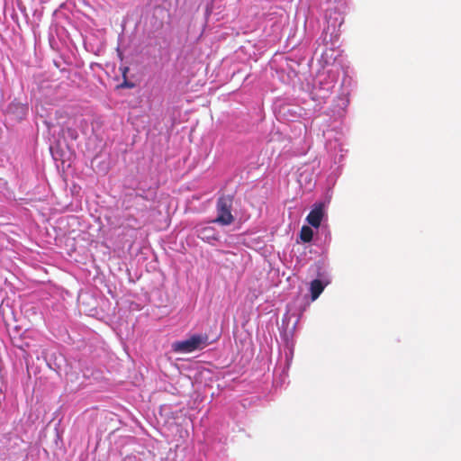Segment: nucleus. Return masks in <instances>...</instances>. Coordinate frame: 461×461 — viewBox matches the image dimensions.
<instances>
[{"mask_svg":"<svg viewBox=\"0 0 461 461\" xmlns=\"http://www.w3.org/2000/svg\"><path fill=\"white\" fill-rule=\"evenodd\" d=\"M232 194L221 195L216 203L217 217L212 221L222 226L230 225L234 221V216L231 213L233 204Z\"/></svg>","mask_w":461,"mask_h":461,"instance_id":"obj_1","label":"nucleus"},{"mask_svg":"<svg viewBox=\"0 0 461 461\" xmlns=\"http://www.w3.org/2000/svg\"><path fill=\"white\" fill-rule=\"evenodd\" d=\"M208 339L207 334H194L187 339L174 342L172 349L176 353H191L207 347Z\"/></svg>","mask_w":461,"mask_h":461,"instance_id":"obj_2","label":"nucleus"},{"mask_svg":"<svg viewBox=\"0 0 461 461\" xmlns=\"http://www.w3.org/2000/svg\"><path fill=\"white\" fill-rule=\"evenodd\" d=\"M324 215V209H323V203H316L314 204L312 211L309 212V214L306 217V221L310 225H312L314 228L320 227L322 218Z\"/></svg>","mask_w":461,"mask_h":461,"instance_id":"obj_3","label":"nucleus"},{"mask_svg":"<svg viewBox=\"0 0 461 461\" xmlns=\"http://www.w3.org/2000/svg\"><path fill=\"white\" fill-rule=\"evenodd\" d=\"M197 236L199 239L208 243L219 240L216 230L211 226H205L197 229Z\"/></svg>","mask_w":461,"mask_h":461,"instance_id":"obj_4","label":"nucleus"},{"mask_svg":"<svg viewBox=\"0 0 461 461\" xmlns=\"http://www.w3.org/2000/svg\"><path fill=\"white\" fill-rule=\"evenodd\" d=\"M325 285L320 279H314L311 282L310 291L312 300H316L320 294L323 292Z\"/></svg>","mask_w":461,"mask_h":461,"instance_id":"obj_5","label":"nucleus"},{"mask_svg":"<svg viewBox=\"0 0 461 461\" xmlns=\"http://www.w3.org/2000/svg\"><path fill=\"white\" fill-rule=\"evenodd\" d=\"M313 237V231L311 227L303 225L300 231V238L303 242L312 241Z\"/></svg>","mask_w":461,"mask_h":461,"instance_id":"obj_6","label":"nucleus"},{"mask_svg":"<svg viewBox=\"0 0 461 461\" xmlns=\"http://www.w3.org/2000/svg\"><path fill=\"white\" fill-rule=\"evenodd\" d=\"M14 108H20L23 113L27 110L25 105H22V104H15V103H13V104H10L9 110L12 111Z\"/></svg>","mask_w":461,"mask_h":461,"instance_id":"obj_7","label":"nucleus"},{"mask_svg":"<svg viewBox=\"0 0 461 461\" xmlns=\"http://www.w3.org/2000/svg\"><path fill=\"white\" fill-rule=\"evenodd\" d=\"M133 86V84L132 83H128L126 80L121 85V87H132Z\"/></svg>","mask_w":461,"mask_h":461,"instance_id":"obj_8","label":"nucleus"}]
</instances>
